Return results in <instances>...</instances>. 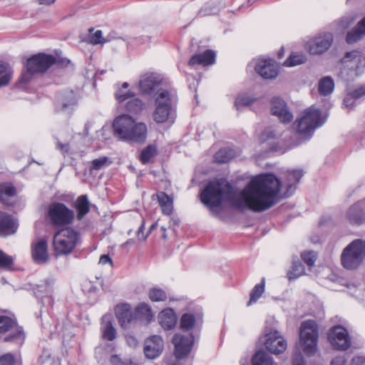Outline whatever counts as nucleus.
<instances>
[{"instance_id": "72a5a7b5", "label": "nucleus", "mask_w": 365, "mask_h": 365, "mask_svg": "<svg viewBox=\"0 0 365 365\" xmlns=\"http://www.w3.org/2000/svg\"><path fill=\"white\" fill-rule=\"evenodd\" d=\"M13 76V71L7 63H0V87L9 83Z\"/></svg>"}, {"instance_id": "dca6fc26", "label": "nucleus", "mask_w": 365, "mask_h": 365, "mask_svg": "<svg viewBox=\"0 0 365 365\" xmlns=\"http://www.w3.org/2000/svg\"><path fill=\"white\" fill-rule=\"evenodd\" d=\"M173 343L175 346L174 352L176 357L182 359L190 353L193 344V336L192 334H177L173 336Z\"/></svg>"}, {"instance_id": "3c124183", "label": "nucleus", "mask_w": 365, "mask_h": 365, "mask_svg": "<svg viewBox=\"0 0 365 365\" xmlns=\"http://www.w3.org/2000/svg\"><path fill=\"white\" fill-rule=\"evenodd\" d=\"M303 261L309 266H313L317 259V254L314 252H304L302 253Z\"/></svg>"}, {"instance_id": "e2e57ef3", "label": "nucleus", "mask_w": 365, "mask_h": 365, "mask_svg": "<svg viewBox=\"0 0 365 365\" xmlns=\"http://www.w3.org/2000/svg\"><path fill=\"white\" fill-rule=\"evenodd\" d=\"M351 365H365V357L360 356L354 357Z\"/></svg>"}, {"instance_id": "bf43d9fd", "label": "nucleus", "mask_w": 365, "mask_h": 365, "mask_svg": "<svg viewBox=\"0 0 365 365\" xmlns=\"http://www.w3.org/2000/svg\"><path fill=\"white\" fill-rule=\"evenodd\" d=\"M356 98H355L354 96H352L351 93L349 91L348 95L345 97L344 100V105L346 108H353L354 106V101Z\"/></svg>"}, {"instance_id": "6e6d98bb", "label": "nucleus", "mask_w": 365, "mask_h": 365, "mask_svg": "<svg viewBox=\"0 0 365 365\" xmlns=\"http://www.w3.org/2000/svg\"><path fill=\"white\" fill-rule=\"evenodd\" d=\"M158 222L153 223L149 228L148 233L147 235L143 234L144 222H143L137 232V236L139 240H145L148 237V235L157 227Z\"/></svg>"}, {"instance_id": "864d4df0", "label": "nucleus", "mask_w": 365, "mask_h": 365, "mask_svg": "<svg viewBox=\"0 0 365 365\" xmlns=\"http://www.w3.org/2000/svg\"><path fill=\"white\" fill-rule=\"evenodd\" d=\"M90 42L92 44H103L106 42L102 36V31L101 30L96 31L93 34H90Z\"/></svg>"}, {"instance_id": "bb28decb", "label": "nucleus", "mask_w": 365, "mask_h": 365, "mask_svg": "<svg viewBox=\"0 0 365 365\" xmlns=\"http://www.w3.org/2000/svg\"><path fill=\"white\" fill-rule=\"evenodd\" d=\"M158 200L164 215H170L173 212V200L166 193L160 192L157 194Z\"/></svg>"}, {"instance_id": "39448f33", "label": "nucleus", "mask_w": 365, "mask_h": 365, "mask_svg": "<svg viewBox=\"0 0 365 365\" xmlns=\"http://www.w3.org/2000/svg\"><path fill=\"white\" fill-rule=\"evenodd\" d=\"M365 258V239H357L350 242L342 251L341 263L347 270L357 269Z\"/></svg>"}, {"instance_id": "5fc2aeb1", "label": "nucleus", "mask_w": 365, "mask_h": 365, "mask_svg": "<svg viewBox=\"0 0 365 365\" xmlns=\"http://www.w3.org/2000/svg\"><path fill=\"white\" fill-rule=\"evenodd\" d=\"M133 93L130 92V91H125L123 88H120L118 90V91L115 93L116 99L118 101V102L121 103L123 102L128 98L133 97Z\"/></svg>"}, {"instance_id": "6ab92c4d", "label": "nucleus", "mask_w": 365, "mask_h": 365, "mask_svg": "<svg viewBox=\"0 0 365 365\" xmlns=\"http://www.w3.org/2000/svg\"><path fill=\"white\" fill-rule=\"evenodd\" d=\"M115 314L120 326L127 329L135 320L134 313L128 304H119L115 308Z\"/></svg>"}, {"instance_id": "f257e3e1", "label": "nucleus", "mask_w": 365, "mask_h": 365, "mask_svg": "<svg viewBox=\"0 0 365 365\" xmlns=\"http://www.w3.org/2000/svg\"><path fill=\"white\" fill-rule=\"evenodd\" d=\"M282 183L272 174L253 177L235 197L234 189L225 179L210 181L201 192V201L210 209L219 207L223 201L232 200L239 209L264 212L278 202Z\"/></svg>"}, {"instance_id": "aec40b11", "label": "nucleus", "mask_w": 365, "mask_h": 365, "mask_svg": "<svg viewBox=\"0 0 365 365\" xmlns=\"http://www.w3.org/2000/svg\"><path fill=\"white\" fill-rule=\"evenodd\" d=\"M32 258L35 262L38 264H44L48 259V254L47 250V242L41 239L38 242L34 243L31 247Z\"/></svg>"}, {"instance_id": "0eeeda50", "label": "nucleus", "mask_w": 365, "mask_h": 365, "mask_svg": "<svg viewBox=\"0 0 365 365\" xmlns=\"http://www.w3.org/2000/svg\"><path fill=\"white\" fill-rule=\"evenodd\" d=\"M56 63V59L52 55L39 53L32 56L27 61V71L22 75V81H29L31 74L43 73Z\"/></svg>"}, {"instance_id": "473e14b6", "label": "nucleus", "mask_w": 365, "mask_h": 365, "mask_svg": "<svg viewBox=\"0 0 365 365\" xmlns=\"http://www.w3.org/2000/svg\"><path fill=\"white\" fill-rule=\"evenodd\" d=\"M252 365H273V359L264 351H257L252 359Z\"/></svg>"}, {"instance_id": "6e6552de", "label": "nucleus", "mask_w": 365, "mask_h": 365, "mask_svg": "<svg viewBox=\"0 0 365 365\" xmlns=\"http://www.w3.org/2000/svg\"><path fill=\"white\" fill-rule=\"evenodd\" d=\"M74 216V212L61 202H53L48 209V217L53 226L68 225L73 222Z\"/></svg>"}, {"instance_id": "20e7f679", "label": "nucleus", "mask_w": 365, "mask_h": 365, "mask_svg": "<svg viewBox=\"0 0 365 365\" xmlns=\"http://www.w3.org/2000/svg\"><path fill=\"white\" fill-rule=\"evenodd\" d=\"M319 339L318 325L314 320H306L299 327V344L303 352L309 356L317 351Z\"/></svg>"}, {"instance_id": "2eb2a0df", "label": "nucleus", "mask_w": 365, "mask_h": 365, "mask_svg": "<svg viewBox=\"0 0 365 365\" xmlns=\"http://www.w3.org/2000/svg\"><path fill=\"white\" fill-rule=\"evenodd\" d=\"M255 70L264 79H274L279 73L278 65L272 59H257Z\"/></svg>"}, {"instance_id": "680f3d73", "label": "nucleus", "mask_w": 365, "mask_h": 365, "mask_svg": "<svg viewBox=\"0 0 365 365\" xmlns=\"http://www.w3.org/2000/svg\"><path fill=\"white\" fill-rule=\"evenodd\" d=\"M23 338L24 336L22 331L21 330H18L15 334L6 337L4 340L6 341H12L15 340H21Z\"/></svg>"}, {"instance_id": "0e129e2a", "label": "nucleus", "mask_w": 365, "mask_h": 365, "mask_svg": "<svg viewBox=\"0 0 365 365\" xmlns=\"http://www.w3.org/2000/svg\"><path fill=\"white\" fill-rule=\"evenodd\" d=\"M330 365H346V362L344 357L337 356L331 361Z\"/></svg>"}, {"instance_id": "412c9836", "label": "nucleus", "mask_w": 365, "mask_h": 365, "mask_svg": "<svg viewBox=\"0 0 365 365\" xmlns=\"http://www.w3.org/2000/svg\"><path fill=\"white\" fill-rule=\"evenodd\" d=\"M215 60V53L211 50H207L202 53L194 55L189 61L190 66L196 64L203 66L212 65Z\"/></svg>"}, {"instance_id": "e433bc0d", "label": "nucleus", "mask_w": 365, "mask_h": 365, "mask_svg": "<svg viewBox=\"0 0 365 365\" xmlns=\"http://www.w3.org/2000/svg\"><path fill=\"white\" fill-rule=\"evenodd\" d=\"M264 292V279L260 284H256L250 293V299L247 303V306H250L252 303L256 302Z\"/></svg>"}, {"instance_id": "f03ea898", "label": "nucleus", "mask_w": 365, "mask_h": 365, "mask_svg": "<svg viewBox=\"0 0 365 365\" xmlns=\"http://www.w3.org/2000/svg\"><path fill=\"white\" fill-rule=\"evenodd\" d=\"M113 130L119 138L136 143H143L147 136V126L144 123L136 122L128 115H123L113 122Z\"/></svg>"}, {"instance_id": "ddd939ff", "label": "nucleus", "mask_w": 365, "mask_h": 365, "mask_svg": "<svg viewBox=\"0 0 365 365\" xmlns=\"http://www.w3.org/2000/svg\"><path fill=\"white\" fill-rule=\"evenodd\" d=\"M333 42V36L330 33L319 35L306 43V48L312 55L322 54L327 51Z\"/></svg>"}, {"instance_id": "f3484780", "label": "nucleus", "mask_w": 365, "mask_h": 365, "mask_svg": "<svg viewBox=\"0 0 365 365\" xmlns=\"http://www.w3.org/2000/svg\"><path fill=\"white\" fill-rule=\"evenodd\" d=\"M271 112L272 115H276L283 123H289L294 118L286 103L278 97H274L272 99Z\"/></svg>"}, {"instance_id": "8fccbe9b", "label": "nucleus", "mask_w": 365, "mask_h": 365, "mask_svg": "<svg viewBox=\"0 0 365 365\" xmlns=\"http://www.w3.org/2000/svg\"><path fill=\"white\" fill-rule=\"evenodd\" d=\"M14 321L6 316L0 315V333H4L9 330L14 325Z\"/></svg>"}, {"instance_id": "2f4dec72", "label": "nucleus", "mask_w": 365, "mask_h": 365, "mask_svg": "<svg viewBox=\"0 0 365 365\" xmlns=\"http://www.w3.org/2000/svg\"><path fill=\"white\" fill-rule=\"evenodd\" d=\"M76 208L79 220L82 219L89 212V202L86 195H81L77 198Z\"/></svg>"}, {"instance_id": "7ed1b4c3", "label": "nucleus", "mask_w": 365, "mask_h": 365, "mask_svg": "<svg viewBox=\"0 0 365 365\" xmlns=\"http://www.w3.org/2000/svg\"><path fill=\"white\" fill-rule=\"evenodd\" d=\"M324 122L325 120L322 118L320 111L314 106H311L302 113L301 117L294 122V126L299 135L309 138Z\"/></svg>"}, {"instance_id": "9d476101", "label": "nucleus", "mask_w": 365, "mask_h": 365, "mask_svg": "<svg viewBox=\"0 0 365 365\" xmlns=\"http://www.w3.org/2000/svg\"><path fill=\"white\" fill-rule=\"evenodd\" d=\"M328 340L331 346L337 350H346L351 345V338L347 330L341 326H334L329 330Z\"/></svg>"}, {"instance_id": "603ef678", "label": "nucleus", "mask_w": 365, "mask_h": 365, "mask_svg": "<svg viewBox=\"0 0 365 365\" xmlns=\"http://www.w3.org/2000/svg\"><path fill=\"white\" fill-rule=\"evenodd\" d=\"M354 22V19L351 16L343 17L338 23V31L343 32L348 29Z\"/></svg>"}, {"instance_id": "052dcab7", "label": "nucleus", "mask_w": 365, "mask_h": 365, "mask_svg": "<svg viewBox=\"0 0 365 365\" xmlns=\"http://www.w3.org/2000/svg\"><path fill=\"white\" fill-rule=\"evenodd\" d=\"M293 365H305L304 357L301 353H296L292 359Z\"/></svg>"}, {"instance_id": "37998d69", "label": "nucleus", "mask_w": 365, "mask_h": 365, "mask_svg": "<svg viewBox=\"0 0 365 365\" xmlns=\"http://www.w3.org/2000/svg\"><path fill=\"white\" fill-rule=\"evenodd\" d=\"M306 61V57L302 54L293 53L284 62L283 65L286 66H295L303 63Z\"/></svg>"}, {"instance_id": "4be33fe9", "label": "nucleus", "mask_w": 365, "mask_h": 365, "mask_svg": "<svg viewBox=\"0 0 365 365\" xmlns=\"http://www.w3.org/2000/svg\"><path fill=\"white\" fill-rule=\"evenodd\" d=\"M346 218L352 225H361L365 222V212L360 203L354 204L347 211Z\"/></svg>"}, {"instance_id": "f8f14e48", "label": "nucleus", "mask_w": 365, "mask_h": 365, "mask_svg": "<svg viewBox=\"0 0 365 365\" xmlns=\"http://www.w3.org/2000/svg\"><path fill=\"white\" fill-rule=\"evenodd\" d=\"M161 78L155 73H147L143 76L139 81V87L143 95L153 96L158 95L159 91H166L160 86Z\"/></svg>"}, {"instance_id": "a18cd8bd", "label": "nucleus", "mask_w": 365, "mask_h": 365, "mask_svg": "<svg viewBox=\"0 0 365 365\" xmlns=\"http://www.w3.org/2000/svg\"><path fill=\"white\" fill-rule=\"evenodd\" d=\"M16 194L15 188L9 184L0 185V201L5 202V197L14 196Z\"/></svg>"}, {"instance_id": "49530a36", "label": "nucleus", "mask_w": 365, "mask_h": 365, "mask_svg": "<svg viewBox=\"0 0 365 365\" xmlns=\"http://www.w3.org/2000/svg\"><path fill=\"white\" fill-rule=\"evenodd\" d=\"M195 322V316L192 314L186 313L182 316L180 326L182 329L189 330L193 327Z\"/></svg>"}, {"instance_id": "a878e982", "label": "nucleus", "mask_w": 365, "mask_h": 365, "mask_svg": "<svg viewBox=\"0 0 365 365\" xmlns=\"http://www.w3.org/2000/svg\"><path fill=\"white\" fill-rule=\"evenodd\" d=\"M365 36V16L358 23L357 26L346 36L348 43H354Z\"/></svg>"}, {"instance_id": "c03bdc74", "label": "nucleus", "mask_w": 365, "mask_h": 365, "mask_svg": "<svg viewBox=\"0 0 365 365\" xmlns=\"http://www.w3.org/2000/svg\"><path fill=\"white\" fill-rule=\"evenodd\" d=\"M304 273V269L302 264L299 262H294L292 269L288 272L289 279H296Z\"/></svg>"}, {"instance_id": "cd10ccee", "label": "nucleus", "mask_w": 365, "mask_h": 365, "mask_svg": "<svg viewBox=\"0 0 365 365\" xmlns=\"http://www.w3.org/2000/svg\"><path fill=\"white\" fill-rule=\"evenodd\" d=\"M76 97L72 91H65L57 103V108L61 110H66L76 103Z\"/></svg>"}, {"instance_id": "a19ab883", "label": "nucleus", "mask_w": 365, "mask_h": 365, "mask_svg": "<svg viewBox=\"0 0 365 365\" xmlns=\"http://www.w3.org/2000/svg\"><path fill=\"white\" fill-rule=\"evenodd\" d=\"M157 153V149L154 145H148L141 152L140 159L143 163H148Z\"/></svg>"}, {"instance_id": "c85d7f7f", "label": "nucleus", "mask_w": 365, "mask_h": 365, "mask_svg": "<svg viewBox=\"0 0 365 365\" xmlns=\"http://www.w3.org/2000/svg\"><path fill=\"white\" fill-rule=\"evenodd\" d=\"M334 89V82L330 76H325L321 78L318 83V91L322 96L330 95Z\"/></svg>"}, {"instance_id": "de8ad7c7", "label": "nucleus", "mask_w": 365, "mask_h": 365, "mask_svg": "<svg viewBox=\"0 0 365 365\" xmlns=\"http://www.w3.org/2000/svg\"><path fill=\"white\" fill-rule=\"evenodd\" d=\"M14 263V259L0 250V268L9 269Z\"/></svg>"}, {"instance_id": "7c9ffc66", "label": "nucleus", "mask_w": 365, "mask_h": 365, "mask_svg": "<svg viewBox=\"0 0 365 365\" xmlns=\"http://www.w3.org/2000/svg\"><path fill=\"white\" fill-rule=\"evenodd\" d=\"M134 316L135 319L137 318L150 322L153 317V314L150 307L145 304H140L135 309Z\"/></svg>"}, {"instance_id": "58836bf2", "label": "nucleus", "mask_w": 365, "mask_h": 365, "mask_svg": "<svg viewBox=\"0 0 365 365\" xmlns=\"http://www.w3.org/2000/svg\"><path fill=\"white\" fill-rule=\"evenodd\" d=\"M145 104L139 98H132L126 103V109L133 113H139L143 110Z\"/></svg>"}, {"instance_id": "ea45409f", "label": "nucleus", "mask_w": 365, "mask_h": 365, "mask_svg": "<svg viewBox=\"0 0 365 365\" xmlns=\"http://www.w3.org/2000/svg\"><path fill=\"white\" fill-rule=\"evenodd\" d=\"M110 164L111 161L108 157H100L91 161L90 170H99L110 165Z\"/></svg>"}, {"instance_id": "69168bd1", "label": "nucleus", "mask_w": 365, "mask_h": 365, "mask_svg": "<svg viewBox=\"0 0 365 365\" xmlns=\"http://www.w3.org/2000/svg\"><path fill=\"white\" fill-rule=\"evenodd\" d=\"M99 263L101 264H106L108 263L110 267L113 266V261L111 258L107 255H103L100 257Z\"/></svg>"}, {"instance_id": "423d86ee", "label": "nucleus", "mask_w": 365, "mask_h": 365, "mask_svg": "<svg viewBox=\"0 0 365 365\" xmlns=\"http://www.w3.org/2000/svg\"><path fill=\"white\" fill-rule=\"evenodd\" d=\"M78 233L71 227L57 231L53 237V247L57 255H67L73 252L79 241Z\"/></svg>"}, {"instance_id": "5701e85b", "label": "nucleus", "mask_w": 365, "mask_h": 365, "mask_svg": "<svg viewBox=\"0 0 365 365\" xmlns=\"http://www.w3.org/2000/svg\"><path fill=\"white\" fill-rule=\"evenodd\" d=\"M158 320L165 329H170L175 325L177 317L173 309H166L159 314Z\"/></svg>"}, {"instance_id": "09e8293b", "label": "nucleus", "mask_w": 365, "mask_h": 365, "mask_svg": "<svg viewBox=\"0 0 365 365\" xmlns=\"http://www.w3.org/2000/svg\"><path fill=\"white\" fill-rule=\"evenodd\" d=\"M255 98L245 95L239 96L235 100V106L237 109H240L242 106H247L252 104L255 101Z\"/></svg>"}, {"instance_id": "79ce46f5", "label": "nucleus", "mask_w": 365, "mask_h": 365, "mask_svg": "<svg viewBox=\"0 0 365 365\" xmlns=\"http://www.w3.org/2000/svg\"><path fill=\"white\" fill-rule=\"evenodd\" d=\"M149 298L153 302H163L166 300L167 294L160 288H153L149 292Z\"/></svg>"}, {"instance_id": "1a4fd4ad", "label": "nucleus", "mask_w": 365, "mask_h": 365, "mask_svg": "<svg viewBox=\"0 0 365 365\" xmlns=\"http://www.w3.org/2000/svg\"><path fill=\"white\" fill-rule=\"evenodd\" d=\"M155 108L153 113V120L158 123L165 122L171 113V96L168 91H159L155 97Z\"/></svg>"}, {"instance_id": "4d7b16f0", "label": "nucleus", "mask_w": 365, "mask_h": 365, "mask_svg": "<svg viewBox=\"0 0 365 365\" xmlns=\"http://www.w3.org/2000/svg\"><path fill=\"white\" fill-rule=\"evenodd\" d=\"M15 360V356L13 354H5L0 356V365H14Z\"/></svg>"}, {"instance_id": "9b49d317", "label": "nucleus", "mask_w": 365, "mask_h": 365, "mask_svg": "<svg viewBox=\"0 0 365 365\" xmlns=\"http://www.w3.org/2000/svg\"><path fill=\"white\" fill-rule=\"evenodd\" d=\"M264 337V346L269 351L274 354H279L286 350L287 341L277 330L266 329Z\"/></svg>"}, {"instance_id": "4468645a", "label": "nucleus", "mask_w": 365, "mask_h": 365, "mask_svg": "<svg viewBox=\"0 0 365 365\" xmlns=\"http://www.w3.org/2000/svg\"><path fill=\"white\" fill-rule=\"evenodd\" d=\"M341 63L349 70L361 73L365 68V54L357 51L348 52L341 60Z\"/></svg>"}, {"instance_id": "b1692460", "label": "nucleus", "mask_w": 365, "mask_h": 365, "mask_svg": "<svg viewBox=\"0 0 365 365\" xmlns=\"http://www.w3.org/2000/svg\"><path fill=\"white\" fill-rule=\"evenodd\" d=\"M16 227L11 217L0 212V236H6L15 232Z\"/></svg>"}, {"instance_id": "393cba45", "label": "nucleus", "mask_w": 365, "mask_h": 365, "mask_svg": "<svg viewBox=\"0 0 365 365\" xmlns=\"http://www.w3.org/2000/svg\"><path fill=\"white\" fill-rule=\"evenodd\" d=\"M54 280L53 279H46L43 282L36 286L34 292L37 298H43L51 295L53 290Z\"/></svg>"}, {"instance_id": "a211bd4d", "label": "nucleus", "mask_w": 365, "mask_h": 365, "mask_svg": "<svg viewBox=\"0 0 365 365\" xmlns=\"http://www.w3.org/2000/svg\"><path fill=\"white\" fill-rule=\"evenodd\" d=\"M163 346V340L160 336H151L145 341L143 349L145 356L149 359H155L161 354Z\"/></svg>"}, {"instance_id": "f704fd0d", "label": "nucleus", "mask_w": 365, "mask_h": 365, "mask_svg": "<svg viewBox=\"0 0 365 365\" xmlns=\"http://www.w3.org/2000/svg\"><path fill=\"white\" fill-rule=\"evenodd\" d=\"M303 175V172L301 170H296L290 171L287 173V193L292 194V186L299 182V180Z\"/></svg>"}, {"instance_id": "13d9d810", "label": "nucleus", "mask_w": 365, "mask_h": 365, "mask_svg": "<svg viewBox=\"0 0 365 365\" xmlns=\"http://www.w3.org/2000/svg\"><path fill=\"white\" fill-rule=\"evenodd\" d=\"M352 96H354L355 98L358 99L365 96V84L363 86H360L359 87H356L352 91H349Z\"/></svg>"}, {"instance_id": "338daca9", "label": "nucleus", "mask_w": 365, "mask_h": 365, "mask_svg": "<svg viewBox=\"0 0 365 365\" xmlns=\"http://www.w3.org/2000/svg\"><path fill=\"white\" fill-rule=\"evenodd\" d=\"M56 148L60 150L63 153H67L68 152V144H63L61 142L57 143Z\"/></svg>"}, {"instance_id": "4c0bfd02", "label": "nucleus", "mask_w": 365, "mask_h": 365, "mask_svg": "<svg viewBox=\"0 0 365 365\" xmlns=\"http://www.w3.org/2000/svg\"><path fill=\"white\" fill-rule=\"evenodd\" d=\"M101 329L103 339L113 341L115 338V329L110 321L105 322Z\"/></svg>"}, {"instance_id": "774afa93", "label": "nucleus", "mask_w": 365, "mask_h": 365, "mask_svg": "<svg viewBox=\"0 0 365 365\" xmlns=\"http://www.w3.org/2000/svg\"><path fill=\"white\" fill-rule=\"evenodd\" d=\"M127 341H128V344H129L130 346H135V345H136V344H137V341H136L135 339V338H133V337H132V336L128 337V338L127 339Z\"/></svg>"}, {"instance_id": "c756f323", "label": "nucleus", "mask_w": 365, "mask_h": 365, "mask_svg": "<svg viewBox=\"0 0 365 365\" xmlns=\"http://www.w3.org/2000/svg\"><path fill=\"white\" fill-rule=\"evenodd\" d=\"M236 155L234 149L224 148L218 150L214 155L215 160L220 163H225L232 159Z\"/></svg>"}, {"instance_id": "c9c22d12", "label": "nucleus", "mask_w": 365, "mask_h": 365, "mask_svg": "<svg viewBox=\"0 0 365 365\" xmlns=\"http://www.w3.org/2000/svg\"><path fill=\"white\" fill-rule=\"evenodd\" d=\"M281 135L280 132L273 128H269L263 131L260 135L262 143H267L269 145H272V141Z\"/></svg>"}]
</instances>
